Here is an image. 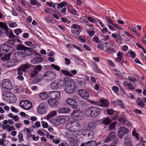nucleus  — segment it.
Masks as SVG:
<instances>
[{
	"instance_id": "nucleus-8",
	"label": "nucleus",
	"mask_w": 146,
	"mask_h": 146,
	"mask_svg": "<svg viewBox=\"0 0 146 146\" xmlns=\"http://www.w3.org/2000/svg\"><path fill=\"white\" fill-rule=\"evenodd\" d=\"M92 103L95 105H97L101 107H108L109 105V103L108 100H106L104 98H102L100 101L95 102L92 101Z\"/></svg>"
},
{
	"instance_id": "nucleus-53",
	"label": "nucleus",
	"mask_w": 146,
	"mask_h": 146,
	"mask_svg": "<svg viewBox=\"0 0 146 146\" xmlns=\"http://www.w3.org/2000/svg\"><path fill=\"white\" fill-rule=\"evenodd\" d=\"M51 9L50 8L48 7L46 8L44 11V14L46 15L48 13H51Z\"/></svg>"
},
{
	"instance_id": "nucleus-46",
	"label": "nucleus",
	"mask_w": 146,
	"mask_h": 146,
	"mask_svg": "<svg viewBox=\"0 0 146 146\" xmlns=\"http://www.w3.org/2000/svg\"><path fill=\"white\" fill-rule=\"evenodd\" d=\"M111 122V119L108 118H106L103 121V123H105L106 125L110 124Z\"/></svg>"
},
{
	"instance_id": "nucleus-61",
	"label": "nucleus",
	"mask_w": 146,
	"mask_h": 146,
	"mask_svg": "<svg viewBox=\"0 0 146 146\" xmlns=\"http://www.w3.org/2000/svg\"><path fill=\"white\" fill-rule=\"evenodd\" d=\"M11 109L12 111L15 113H17L18 112L19 110L18 109L15 108L13 106H11Z\"/></svg>"
},
{
	"instance_id": "nucleus-9",
	"label": "nucleus",
	"mask_w": 146,
	"mask_h": 146,
	"mask_svg": "<svg viewBox=\"0 0 146 146\" xmlns=\"http://www.w3.org/2000/svg\"><path fill=\"white\" fill-rule=\"evenodd\" d=\"M65 102L67 104L71 106L72 108L75 109L77 108L78 103L74 99L71 98H68L66 99Z\"/></svg>"
},
{
	"instance_id": "nucleus-63",
	"label": "nucleus",
	"mask_w": 146,
	"mask_h": 146,
	"mask_svg": "<svg viewBox=\"0 0 146 146\" xmlns=\"http://www.w3.org/2000/svg\"><path fill=\"white\" fill-rule=\"evenodd\" d=\"M22 32V30L19 28L15 29L14 30V32L17 35H18L19 33H21Z\"/></svg>"
},
{
	"instance_id": "nucleus-30",
	"label": "nucleus",
	"mask_w": 146,
	"mask_h": 146,
	"mask_svg": "<svg viewBox=\"0 0 146 146\" xmlns=\"http://www.w3.org/2000/svg\"><path fill=\"white\" fill-rule=\"evenodd\" d=\"M85 143V146H96L97 145L96 142L94 140L90 141Z\"/></svg>"
},
{
	"instance_id": "nucleus-31",
	"label": "nucleus",
	"mask_w": 146,
	"mask_h": 146,
	"mask_svg": "<svg viewBox=\"0 0 146 146\" xmlns=\"http://www.w3.org/2000/svg\"><path fill=\"white\" fill-rule=\"evenodd\" d=\"M23 131L25 132H27V137L28 138H31L32 136L31 130V128H25L23 129Z\"/></svg>"
},
{
	"instance_id": "nucleus-44",
	"label": "nucleus",
	"mask_w": 146,
	"mask_h": 146,
	"mask_svg": "<svg viewBox=\"0 0 146 146\" xmlns=\"http://www.w3.org/2000/svg\"><path fill=\"white\" fill-rule=\"evenodd\" d=\"M0 27L5 29L6 31H8V27L4 23L0 21Z\"/></svg>"
},
{
	"instance_id": "nucleus-32",
	"label": "nucleus",
	"mask_w": 146,
	"mask_h": 146,
	"mask_svg": "<svg viewBox=\"0 0 146 146\" xmlns=\"http://www.w3.org/2000/svg\"><path fill=\"white\" fill-rule=\"evenodd\" d=\"M78 140L76 139H72L70 141V144L71 146H78Z\"/></svg>"
},
{
	"instance_id": "nucleus-25",
	"label": "nucleus",
	"mask_w": 146,
	"mask_h": 146,
	"mask_svg": "<svg viewBox=\"0 0 146 146\" xmlns=\"http://www.w3.org/2000/svg\"><path fill=\"white\" fill-rule=\"evenodd\" d=\"M40 98L42 100H45L48 98V95L46 92H43L40 93L39 95Z\"/></svg>"
},
{
	"instance_id": "nucleus-12",
	"label": "nucleus",
	"mask_w": 146,
	"mask_h": 146,
	"mask_svg": "<svg viewBox=\"0 0 146 146\" xmlns=\"http://www.w3.org/2000/svg\"><path fill=\"white\" fill-rule=\"evenodd\" d=\"M129 132V130L127 128L123 127H121L119 129L117 135L121 139L124 135L128 133Z\"/></svg>"
},
{
	"instance_id": "nucleus-42",
	"label": "nucleus",
	"mask_w": 146,
	"mask_h": 146,
	"mask_svg": "<svg viewBox=\"0 0 146 146\" xmlns=\"http://www.w3.org/2000/svg\"><path fill=\"white\" fill-rule=\"evenodd\" d=\"M24 53L27 56H30L33 54L32 52L30 51L29 49L27 47V48L24 50Z\"/></svg>"
},
{
	"instance_id": "nucleus-34",
	"label": "nucleus",
	"mask_w": 146,
	"mask_h": 146,
	"mask_svg": "<svg viewBox=\"0 0 146 146\" xmlns=\"http://www.w3.org/2000/svg\"><path fill=\"white\" fill-rule=\"evenodd\" d=\"M29 66L30 64H24L20 67L22 69L23 71L24 72L29 68Z\"/></svg>"
},
{
	"instance_id": "nucleus-15",
	"label": "nucleus",
	"mask_w": 146,
	"mask_h": 146,
	"mask_svg": "<svg viewBox=\"0 0 146 146\" xmlns=\"http://www.w3.org/2000/svg\"><path fill=\"white\" fill-rule=\"evenodd\" d=\"M78 93L83 99H86L88 98L89 94L87 91L84 90H80L78 92Z\"/></svg>"
},
{
	"instance_id": "nucleus-21",
	"label": "nucleus",
	"mask_w": 146,
	"mask_h": 146,
	"mask_svg": "<svg viewBox=\"0 0 146 146\" xmlns=\"http://www.w3.org/2000/svg\"><path fill=\"white\" fill-rule=\"evenodd\" d=\"M48 102L50 106L53 107L56 106L58 104L57 101L53 98L48 100Z\"/></svg>"
},
{
	"instance_id": "nucleus-4",
	"label": "nucleus",
	"mask_w": 146,
	"mask_h": 146,
	"mask_svg": "<svg viewBox=\"0 0 146 146\" xmlns=\"http://www.w3.org/2000/svg\"><path fill=\"white\" fill-rule=\"evenodd\" d=\"M65 90L66 93L71 94L74 91L75 84L73 81L70 78L65 79Z\"/></svg>"
},
{
	"instance_id": "nucleus-10",
	"label": "nucleus",
	"mask_w": 146,
	"mask_h": 146,
	"mask_svg": "<svg viewBox=\"0 0 146 146\" xmlns=\"http://www.w3.org/2000/svg\"><path fill=\"white\" fill-rule=\"evenodd\" d=\"M20 105L22 108L26 110L30 109L32 106L31 103L27 100L21 101L20 103Z\"/></svg>"
},
{
	"instance_id": "nucleus-16",
	"label": "nucleus",
	"mask_w": 146,
	"mask_h": 146,
	"mask_svg": "<svg viewBox=\"0 0 146 146\" xmlns=\"http://www.w3.org/2000/svg\"><path fill=\"white\" fill-rule=\"evenodd\" d=\"M12 94L9 91L7 90L3 91L2 93V96L3 99L5 101L7 102L9 101V97Z\"/></svg>"
},
{
	"instance_id": "nucleus-56",
	"label": "nucleus",
	"mask_w": 146,
	"mask_h": 146,
	"mask_svg": "<svg viewBox=\"0 0 146 146\" xmlns=\"http://www.w3.org/2000/svg\"><path fill=\"white\" fill-rule=\"evenodd\" d=\"M41 124L42 127L44 128H46L48 127V123L44 121H42Z\"/></svg>"
},
{
	"instance_id": "nucleus-35",
	"label": "nucleus",
	"mask_w": 146,
	"mask_h": 146,
	"mask_svg": "<svg viewBox=\"0 0 146 146\" xmlns=\"http://www.w3.org/2000/svg\"><path fill=\"white\" fill-rule=\"evenodd\" d=\"M96 123L94 122H90L88 125V127L90 129L93 130L96 128Z\"/></svg>"
},
{
	"instance_id": "nucleus-20",
	"label": "nucleus",
	"mask_w": 146,
	"mask_h": 146,
	"mask_svg": "<svg viewBox=\"0 0 146 146\" xmlns=\"http://www.w3.org/2000/svg\"><path fill=\"white\" fill-rule=\"evenodd\" d=\"M57 114V111L56 110L52 111L50 112L45 117V118L47 120H49L50 119L56 116Z\"/></svg>"
},
{
	"instance_id": "nucleus-48",
	"label": "nucleus",
	"mask_w": 146,
	"mask_h": 146,
	"mask_svg": "<svg viewBox=\"0 0 146 146\" xmlns=\"http://www.w3.org/2000/svg\"><path fill=\"white\" fill-rule=\"evenodd\" d=\"M46 4L49 7H53L54 8H55V6L56 5V4H54L52 2H46Z\"/></svg>"
},
{
	"instance_id": "nucleus-5",
	"label": "nucleus",
	"mask_w": 146,
	"mask_h": 146,
	"mask_svg": "<svg viewBox=\"0 0 146 146\" xmlns=\"http://www.w3.org/2000/svg\"><path fill=\"white\" fill-rule=\"evenodd\" d=\"M71 117L74 120L79 121L83 119L84 116L83 113L80 110H74L70 114Z\"/></svg>"
},
{
	"instance_id": "nucleus-27",
	"label": "nucleus",
	"mask_w": 146,
	"mask_h": 146,
	"mask_svg": "<svg viewBox=\"0 0 146 146\" xmlns=\"http://www.w3.org/2000/svg\"><path fill=\"white\" fill-rule=\"evenodd\" d=\"M17 100V98L16 96L14 94H12L11 96L9 97V100L7 101L8 102L10 103H15Z\"/></svg>"
},
{
	"instance_id": "nucleus-59",
	"label": "nucleus",
	"mask_w": 146,
	"mask_h": 146,
	"mask_svg": "<svg viewBox=\"0 0 146 146\" xmlns=\"http://www.w3.org/2000/svg\"><path fill=\"white\" fill-rule=\"evenodd\" d=\"M114 49L113 48H111V47H108L106 49V51L108 53L111 52L113 51Z\"/></svg>"
},
{
	"instance_id": "nucleus-1",
	"label": "nucleus",
	"mask_w": 146,
	"mask_h": 146,
	"mask_svg": "<svg viewBox=\"0 0 146 146\" xmlns=\"http://www.w3.org/2000/svg\"><path fill=\"white\" fill-rule=\"evenodd\" d=\"M66 129L72 133H66L65 136L69 139L75 138L76 137V134L74 133L78 132L80 129L81 126L79 121L71 120L68 122L66 125Z\"/></svg>"
},
{
	"instance_id": "nucleus-49",
	"label": "nucleus",
	"mask_w": 146,
	"mask_h": 146,
	"mask_svg": "<svg viewBox=\"0 0 146 146\" xmlns=\"http://www.w3.org/2000/svg\"><path fill=\"white\" fill-rule=\"evenodd\" d=\"M18 136L19 142H21L23 141V136L22 133H19Z\"/></svg>"
},
{
	"instance_id": "nucleus-64",
	"label": "nucleus",
	"mask_w": 146,
	"mask_h": 146,
	"mask_svg": "<svg viewBox=\"0 0 146 146\" xmlns=\"http://www.w3.org/2000/svg\"><path fill=\"white\" fill-rule=\"evenodd\" d=\"M15 126L17 129H19L22 126V124L20 123H17L15 124Z\"/></svg>"
},
{
	"instance_id": "nucleus-51",
	"label": "nucleus",
	"mask_w": 146,
	"mask_h": 146,
	"mask_svg": "<svg viewBox=\"0 0 146 146\" xmlns=\"http://www.w3.org/2000/svg\"><path fill=\"white\" fill-rule=\"evenodd\" d=\"M117 124V122H113L109 126V130H111L113 129H114V128Z\"/></svg>"
},
{
	"instance_id": "nucleus-40",
	"label": "nucleus",
	"mask_w": 146,
	"mask_h": 146,
	"mask_svg": "<svg viewBox=\"0 0 146 146\" xmlns=\"http://www.w3.org/2000/svg\"><path fill=\"white\" fill-rule=\"evenodd\" d=\"M30 2L32 5H36L38 6H41L40 3L36 0H31Z\"/></svg>"
},
{
	"instance_id": "nucleus-17",
	"label": "nucleus",
	"mask_w": 146,
	"mask_h": 146,
	"mask_svg": "<svg viewBox=\"0 0 146 146\" xmlns=\"http://www.w3.org/2000/svg\"><path fill=\"white\" fill-rule=\"evenodd\" d=\"M49 95L51 98L54 99H58L60 98V92L57 91H51Z\"/></svg>"
},
{
	"instance_id": "nucleus-13",
	"label": "nucleus",
	"mask_w": 146,
	"mask_h": 146,
	"mask_svg": "<svg viewBox=\"0 0 146 146\" xmlns=\"http://www.w3.org/2000/svg\"><path fill=\"white\" fill-rule=\"evenodd\" d=\"M46 108V105L45 104L41 103L37 108V111L40 114H45L47 112Z\"/></svg>"
},
{
	"instance_id": "nucleus-54",
	"label": "nucleus",
	"mask_w": 146,
	"mask_h": 146,
	"mask_svg": "<svg viewBox=\"0 0 146 146\" xmlns=\"http://www.w3.org/2000/svg\"><path fill=\"white\" fill-rule=\"evenodd\" d=\"M113 26L116 27L117 29L119 30H124V29L122 27L118 24H113Z\"/></svg>"
},
{
	"instance_id": "nucleus-33",
	"label": "nucleus",
	"mask_w": 146,
	"mask_h": 146,
	"mask_svg": "<svg viewBox=\"0 0 146 146\" xmlns=\"http://www.w3.org/2000/svg\"><path fill=\"white\" fill-rule=\"evenodd\" d=\"M132 135L135 138L136 140H138L139 139V135L137 132L136 129L135 128L133 129L132 131Z\"/></svg>"
},
{
	"instance_id": "nucleus-19",
	"label": "nucleus",
	"mask_w": 146,
	"mask_h": 146,
	"mask_svg": "<svg viewBox=\"0 0 146 146\" xmlns=\"http://www.w3.org/2000/svg\"><path fill=\"white\" fill-rule=\"evenodd\" d=\"M115 134L114 132H110L108 136L104 141L105 143H107L110 141L112 139L114 138L115 137Z\"/></svg>"
},
{
	"instance_id": "nucleus-3",
	"label": "nucleus",
	"mask_w": 146,
	"mask_h": 146,
	"mask_svg": "<svg viewBox=\"0 0 146 146\" xmlns=\"http://www.w3.org/2000/svg\"><path fill=\"white\" fill-rule=\"evenodd\" d=\"M70 120V116L67 115H60L56 118L51 119L50 122L53 126L57 127L60 125L64 124Z\"/></svg>"
},
{
	"instance_id": "nucleus-11",
	"label": "nucleus",
	"mask_w": 146,
	"mask_h": 146,
	"mask_svg": "<svg viewBox=\"0 0 146 146\" xmlns=\"http://www.w3.org/2000/svg\"><path fill=\"white\" fill-rule=\"evenodd\" d=\"M62 81L60 80L57 79L53 81L50 86L51 88L54 90H57L62 85Z\"/></svg>"
},
{
	"instance_id": "nucleus-45",
	"label": "nucleus",
	"mask_w": 146,
	"mask_h": 146,
	"mask_svg": "<svg viewBox=\"0 0 146 146\" xmlns=\"http://www.w3.org/2000/svg\"><path fill=\"white\" fill-rule=\"evenodd\" d=\"M137 102L138 105L140 107H143L145 105L144 103L139 98H138L137 99Z\"/></svg>"
},
{
	"instance_id": "nucleus-39",
	"label": "nucleus",
	"mask_w": 146,
	"mask_h": 146,
	"mask_svg": "<svg viewBox=\"0 0 146 146\" xmlns=\"http://www.w3.org/2000/svg\"><path fill=\"white\" fill-rule=\"evenodd\" d=\"M67 2L65 1H63L59 4H56L58 8H61L64 7L65 6L67 5Z\"/></svg>"
},
{
	"instance_id": "nucleus-24",
	"label": "nucleus",
	"mask_w": 146,
	"mask_h": 146,
	"mask_svg": "<svg viewBox=\"0 0 146 146\" xmlns=\"http://www.w3.org/2000/svg\"><path fill=\"white\" fill-rule=\"evenodd\" d=\"M84 131L86 133L84 134L85 136L87 135L90 139H92L94 137V133L92 131L86 129Z\"/></svg>"
},
{
	"instance_id": "nucleus-50",
	"label": "nucleus",
	"mask_w": 146,
	"mask_h": 146,
	"mask_svg": "<svg viewBox=\"0 0 146 146\" xmlns=\"http://www.w3.org/2000/svg\"><path fill=\"white\" fill-rule=\"evenodd\" d=\"M51 66L54 69L58 71H60V68L58 66H57L54 64H51Z\"/></svg>"
},
{
	"instance_id": "nucleus-60",
	"label": "nucleus",
	"mask_w": 146,
	"mask_h": 146,
	"mask_svg": "<svg viewBox=\"0 0 146 146\" xmlns=\"http://www.w3.org/2000/svg\"><path fill=\"white\" fill-rule=\"evenodd\" d=\"M112 72L116 76H118L120 74V72L118 71L115 69H113L112 70Z\"/></svg>"
},
{
	"instance_id": "nucleus-37",
	"label": "nucleus",
	"mask_w": 146,
	"mask_h": 146,
	"mask_svg": "<svg viewBox=\"0 0 146 146\" xmlns=\"http://www.w3.org/2000/svg\"><path fill=\"white\" fill-rule=\"evenodd\" d=\"M80 29H74L71 31V33L76 36L79 35L81 32Z\"/></svg>"
},
{
	"instance_id": "nucleus-23",
	"label": "nucleus",
	"mask_w": 146,
	"mask_h": 146,
	"mask_svg": "<svg viewBox=\"0 0 146 146\" xmlns=\"http://www.w3.org/2000/svg\"><path fill=\"white\" fill-rule=\"evenodd\" d=\"M70 109L67 107H63L59 109L58 110L59 113H67L69 112Z\"/></svg>"
},
{
	"instance_id": "nucleus-26",
	"label": "nucleus",
	"mask_w": 146,
	"mask_h": 146,
	"mask_svg": "<svg viewBox=\"0 0 146 146\" xmlns=\"http://www.w3.org/2000/svg\"><path fill=\"white\" fill-rule=\"evenodd\" d=\"M68 11L71 14L75 15L76 14V11L73 8L72 6L70 4L68 5Z\"/></svg>"
},
{
	"instance_id": "nucleus-43",
	"label": "nucleus",
	"mask_w": 146,
	"mask_h": 146,
	"mask_svg": "<svg viewBox=\"0 0 146 146\" xmlns=\"http://www.w3.org/2000/svg\"><path fill=\"white\" fill-rule=\"evenodd\" d=\"M61 72L63 74L70 77H72L73 76L72 74L66 70H62Z\"/></svg>"
},
{
	"instance_id": "nucleus-52",
	"label": "nucleus",
	"mask_w": 146,
	"mask_h": 146,
	"mask_svg": "<svg viewBox=\"0 0 146 146\" xmlns=\"http://www.w3.org/2000/svg\"><path fill=\"white\" fill-rule=\"evenodd\" d=\"M106 21H107V22L109 24L112 25V26L113 24H114V23H113V21H112L111 19L108 16L106 17Z\"/></svg>"
},
{
	"instance_id": "nucleus-2",
	"label": "nucleus",
	"mask_w": 146,
	"mask_h": 146,
	"mask_svg": "<svg viewBox=\"0 0 146 146\" xmlns=\"http://www.w3.org/2000/svg\"><path fill=\"white\" fill-rule=\"evenodd\" d=\"M15 50V49L13 47L6 44H3L0 46V57L7 53L2 58V59L4 61L7 60L10 58V56Z\"/></svg>"
},
{
	"instance_id": "nucleus-62",
	"label": "nucleus",
	"mask_w": 146,
	"mask_h": 146,
	"mask_svg": "<svg viewBox=\"0 0 146 146\" xmlns=\"http://www.w3.org/2000/svg\"><path fill=\"white\" fill-rule=\"evenodd\" d=\"M38 73V72L36 70L32 71L31 74V77H34Z\"/></svg>"
},
{
	"instance_id": "nucleus-22",
	"label": "nucleus",
	"mask_w": 146,
	"mask_h": 146,
	"mask_svg": "<svg viewBox=\"0 0 146 146\" xmlns=\"http://www.w3.org/2000/svg\"><path fill=\"white\" fill-rule=\"evenodd\" d=\"M44 60L42 57H36L33 59L32 62L33 64H38L42 62Z\"/></svg>"
},
{
	"instance_id": "nucleus-58",
	"label": "nucleus",
	"mask_w": 146,
	"mask_h": 146,
	"mask_svg": "<svg viewBox=\"0 0 146 146\" xmlns=\"http://www.w3.org/2000/svg\"><path fill=\"white\" fill-rule=\"evenodd\" d=\"M71 27L73 29H80V26L76 24H74L72 25Z\"/></svg>"
},
{
	"instance_id": "nucleus-29",
	"label": "nucleus",
	"mask_w": 146,
	"mask_h": 146,
	"mask_svg": "<svg viewBox=\"0 0 146 146\" xmlns=\"http://www.w3.org/2000/svg\"><path fill=\"white\" fill-rule=\"evenodd\" d=\"M117 57L115 59L116 62H119L123 58V53L120 51L117 54Z\"/></svg>"
},
{
	"instance_id": "nucleus-7",
	"label": "nucleus",
	"mask_w": 146,
	"mask_h": 146,
	"mask_svg": "<svg viewBox=\"0 0 146 146\" xmlns=\"http://www.w3.org/2000/svg\"><path fill=\"white\" fill-rule=\"evenodd\" d=\"M1 87L3 89L11 90L13 88L11 81L9 79H4L2 81L1 85Z\"/></svg>"
},
{
	"instance_id": "nucleus-28",
	"label": "nucleus",
	"mask_w": 146,
	"mask_h": 146,
	"mask_svg": "<svg viewBox=\"0 0 146 146\" xmlns=\"http://www.w3.org/2000/svg\"><path fill=\"white\" fill-rule=\"evenodd\" d=\"M85 113L87 116L92 117V107H90L87 109L85 111Z\"/></svg>"
},
{
	"instance_id": "nucleus-18",
	"label": "nucleus",
	"mask_w": 146,
	"mask_h": 146,
	"mask_svg": "<svg viewBox=\"0 0 146 146\" xmlns=\"http://www.w3.org/2000/svg\"><path fill=\"white\" fill-rule=\"evenodd\" d=\"M92 107V117H96L98 115L101 111V110L100 108L95 106Z\"/></svg>"
},
{
	"instance_id": "nucleus-38",
	"label": "nucleus",
	"mask_w": 146,
	"mask_h": 146,
	"mask_svg": "<svg viewBox=\"0 0 146 146\" xmlns=\"http://www.w3.org/2000/svg\"><path fill=\"white\" fill-rule=\"evenodd\" d=\"M16 48L17 50H24L27 48V47L20 44H18L16 46Z\"/></svg>"
},
{
	"instance_id": "nucleus-55",
	"label": "nucleus",
	"mask_w": 146,
	"mask_h": 146,
	"mask_svg": "<svg viewBox=\"0 0 146 146\" xmlns=\"http://www.w3.org/2000/svg\"><path fill=\"white\" fill-rule=\"evenodd\" d=\"M34 69L37 71H40L42 69L41 66L40 65H38L34 67Z\"/></svg>"
},
{
	"instance_id": "nucleus-36",
	"label": "nucleus",
	"mask_w": 146,
	"mask_h": 146,
	"mask_svg": "<svg viewBox=\"0 0 146 146\" xmlns=\"http://www.w3.org/2000/svg\"><path fill=\"white\" fill-rule=\"evenodd\" d=\"M123 84L124 86L128 87L131 90L133 88V85L127 81L124 82L123 83Z\"/></svg>"
},
{
	"instance_id": "nucleus-41",
	"label": "nucleus",
	"mask_w": 146,
	"mask_h": 146,
	"mask_svg": "<svg viewBox=\"0 0 146 146\" xmlns=\"http://www.w3.org/2000/svg\"><path fill=\"white\" fill-rule=\"evenodd\" d=\"M87 19L90 22L95 24L97 22V19H98L97 18L94 19L91 17H88L87 18Z\"/></svg>"
},
{
	"instance_id": "nucleus-14",
	"label": "nucleus",
	"mask_w": 146,
	"mask_h": 146,
	"mask_svg": "<svg viewBox=\"0 0 146 146\" xmlns=\"http://www.w3.org/2000/svg\"><path fill=\"white\" fill-rule=\"evenodd\" d=\"M16 54H15L13 56V58L7 60V65L8 67H12L16 65L18 63L17 58L15 56Z\"/></svg>"
},
{
	"instance_id": "nucleus-6",
	"label": "nucleus",
	"mask_w": 146,
	"mask_h": 146,
	"mask_svg": "<svg viewBox=\"0 0 146 146\" xmlns=\"http://www.w3.org/2000/svg\"><path fill=\"white\" fill-rule=\"evenodd\" d=\"M43 77L48 81H52L55 79L56 77V74L52 71H47L44 73Z\"/></svg>"
},
{
	"instance_id": "nucleus-47",
	"label": "nucleus",
	"mask_w": 146,
	"mask_h": 146,
	"mask_svg": "<svg viewBox=\"0 0 146 146\" xmlns=\"http://www.w3.org/2000/svg\"><path fill=\"white\" fill-rule=\"evenodd\" d=\"M116 102L118 105L120 106L121 108L124 109L125 108L124 105L122 102L120 100H118L116 101Z\"/></svg>"
},
{
	"instance_id": "nucleus-57",
	"label": "nucleus",
	"mask_w": 146,
	"mask_h": 146,
	"mask_svg": "<svg viewBox=\"0 0 146 146\" xmlns=\"http://www.w3.org/2000/svg\"><path fill=\"white\" fill-rule=\"evenodd\" d=\"M9 25L10 28H15L17 26V24L15 22H13L9 23Z\"/></svg>"
}]
</instances>
